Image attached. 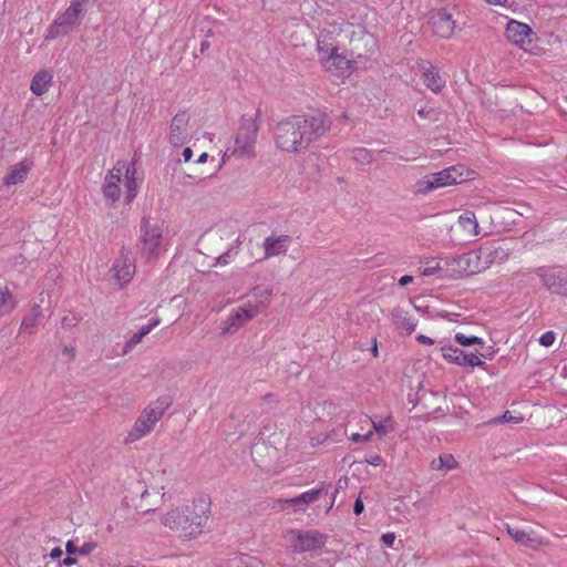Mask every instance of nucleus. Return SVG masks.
<instances>
[{
	"label": "nucleus",
	"instance_id": "51",
	"mask_svg": "<svg viewBox=\"0 0 567 567\" xmlns=\"http://www.w3.org/2000/svg\"><path fill=\"white\" fill-rule=\"evenodd\" d=\"M30 313H31L32 316H34L35 318H38V319H39L40 317H42V308H41V306H40L39 303H34V305L32 306V308H31Z\"/></svg>",
	"mask_w": 567,
	"mask_h": 567
},
{
	"label": "nucleus",
	"instance_id": "9",
	"mask_svg": "<svg viewBox=\"0 0 567 567\" xmlns=\"http://www.w3.org/2000/svg\"><path fill=\"white\" fill-rule=\"evenodd\" d=\"M290 548L292 553L320 549L324 546L326 536L317 530H290Z\"/></svg>",
	"mask_w": 567,
	"mask_h": 567
},
{
	"label": "nucleus",
	"instance_id": "63",
	"mask_svg": "<svg viewBox=\"0 0 567 567\" xmlns=\"http://www.w3.org/2000/svg\"><path fill=\"white\" fill-rule=\"evenodd\" d=\"M488 3L491 4H495V6H504L506 3L507 0H486Z\"/></svg>",
	"mask_w": 567,
	"mask_h": 567
},
{
	"label": "nucleus",
	"instance_id": "3",
	"mask_svg": "<svg viewBox=\"0 0 567 567\" xmlns=\"http://www.w3.org/2000/svg\"><path fill=\"white\" fill-rule=\"evenodd\" d=\"M347 32L346 24L329 23L320 29L317 37V48L321 55L320 60L330 69L334 66L337 70L343 71L346 58L342 56L344 48V34Z\"/></svg>",
	"mask_w": 567,
	"mask_h": 567
},
{
	"label": "nucleus",
	"instance_id": "16",
	"mask_svg": "<svg viewBox=\"0 0 567 567\" xmlns=\"http://www.w3.org/2000/svg\"><path fill=\"white\" fill-rule=\"evenodd\" d=\"M258 313L255 306L239 307L223 322V333H229L237 330L244 323L251 320Z\"/></svg>",
	"mask_w": 567,
	"mask_h": 567
},
{
	"label": "nucleus",
	"instance_id": "2",
	"mask_svg": "<svg viewBox=\"0 0 567 567\" xmlns=\"http://www.w3.org/2000/svg\"><path fill=\"white\" fill-rule=\"evenodd\" d=\"M210 503L205 497L195 499L192 505H184L169 511L163 517V524L181 533L185 538H195L208 519Z\"/></svg>",
	"mask_w": 567,
	"mask_h": 567
},
{
	"label": "nucleus",
	"instance_id": "21",
	"mask_svg": "<svg viewBox=\"0 0 567 567\" xmlns=\"http://www.w3.org/2000/svg\"><path fill=\"white\" fill-rule=\"evenodd\" d=\"M291 241L290 236H269L265 239L262 247L265 249V258H271L279 255H285Z\"/></svg>",
	"mask_w": 567,
	"mask_h": 567
},
{
	"label": "nucleus",
	"instance_id": "46",
	"mask_svg": "<svg viewBox=\"0 0 567 567\" xmlns=\"http://www.w3.org/2000/svg\"><path fill=\"white\" fill-rule=\"evenodd\" d=\"M372 436V432H368L367 434H359V433H353L351 436H350V440L355 442V443H359V442H367L370 440V437Z\"/></svg>",
	"mask_w": 567,
	"mask_h": 567
},
{
	"label": "nucleus",
	"instance_id": "49",
	"mask_svg": "<svg viewBox=\"0 0 567 567\" xmlns=\"http://www.w3.org/2000/svg\"><path fill=\"white\" fill-rule=\"evenodd\" d=\"M363 511H364V504H363L362 499L360 497H358L353 505V513L355 515H360V514H362Z\"/></svg>",
	"mask_w": 567,
	"mask_h": 567
},
{
	"label": "nucleus",
	"instance_id": "30",
	"mask_svg": "<svg viewBox=\"0 0 567 567\" xmlns=\"http://www.w3.org/2000/svg\"><path fill=\"white\" fill-rule=\"evenodd\" d=\"M433 178V174H429L417 179L413 186V194L415 196L426 195L430 192L437 189L439 186Z\"/></svg>",
	"mask_w": 567,
	"mask_h": 567
},
{
	"label": "nucleus",
	"instance_id": "11",
	"mask_svg": "<svg viewBox=\"0 0 567 567\" xmlns=\"http://www.w3.org/2000/svg\"><path fill=\"white\" fill-rule=\"evenodd\" d=\"M442 355L449 362L455 363L460 367H484L485 362L482 361L475 353L466 352L452 346L442 347L440 349Z\"/></svg>",
	"mask_w": 567,
	"mask_h": 567
},
{
	"label": "nucleus",
	"instance_id": "47",
	"mask_svg": "<svg viewBox=\"0 0 567 567\" xmlns=\"http://www.w3.org/2000/svg\"><path fill=\"white\" fill-rule=\"evenodd\" d=\"M79 320L80 319L75 316H72V317L65 316L62 318L61 323L63 327L70 328L72 326H74Z\"/></svg>",
	"mask_w": 567,
	"mask_h": 567
},
{
	"label": "nucleus",
	"instance_id": "36",
	"mask_svg": "<svg viewBox=\"0 0 567 567\" xmlns=\"http://www.w3.org/2000/svg\"><path fill=\"white\" fill-rule=\"evenodd\" d=\"M452 174L450 172V167L442 169L440 172L433 173V178L439 188L455 185V178H451Z\"/></svg>",
	"mask_w": 567,
	"mask_h": 567
},
{
	"label": "nucleus",
	"instance_id": "37",
	"mask_svg": "<svg viewBox=\"0 0 567 567\" xmlns=\"http://www.w3.org/2000/svg\"><path fill=\"white\" fill-rule=\"evenodd\" d=\"M454 339L462 347H472V346H476V344H481V346L484 344V341L482 338H478L475 336L467 337L461 332H457L455 334Z\"/></svg>",
	"mask_w": 567,
	"mask_h": 567
},
{
	"label": "nucleus",
	"instance_id": "13",
	"mask_svg": "<svg viewBox=\"0 0 567 567\" xmlns=\"http://www.w3.org/2000/svg\"><path fill=\"white\" fill-rule=\"evenodd\" d=\"M536 274L548 291L563 297H567V275L547 271L544 267L538 268Z\"/></svg>",
	"mask_w": 567,
	"mask_h": 567
},
{
	"label": "nucleus",
	"instance_id": "41",
	"mask_svg": "<svg viewBox=\"0 0 567 567\" xmlns=\"http://www.w3.org/2000/svg\"><path fill=\"white\" fill-rule=\"evenodd\" d=\"M452 174L451 178H455V184L465 182L467 178L464 176L465 169L463 165H455L450 167Z\"/></svg>",
	"mask_w": 567,
	"mask_h": 567
},
{
	"label": "nucleus",
	"instance_id": "58",
	"mask_svg": "<svg viewBox=\"0 0 567 567\" xmlns=\"http://www.w3.org/2000/svg\"><path fill=\"white\" fill-rule=\"evenodd\" d=\"M76 558L72 557V555H68L63 560H62V565H65V566H71V565H74L76 564Z\"/></svg>",
	"mask_w": 567,
	"mask_h": 567
},
{
	"label": "nucleus",
	"instance_id": "22",
	"mask_svg": "<svg viewBox=\"0 0 567 567\" xmlns=\"http://www.w3.org/2000/svg\"><path fill=\"white\" fill-rule=\"evenodd\" d=\"M505 529L511 538L519 545L536 548L543 543L534 530L526 532L524 529H519L518 527H513L509 524H505Z\"/></svg>",
	"mask_w": 567,
	"mask_h": 567
},
{
	"label": "nucleus",
	"instance_id": "20",
	"mask_svg": "<svg viewBox=\"0 0 567 567\" xmlns=\"http://www.w3.org/2000/svg\"><path fill=\"white\" fill-rule=\"evenodd\" d=\"M188 123L189 115L185 110L173 117L169 127V143L173 146H179L186 141Z\"/></svg>",
	"mask_w": 567,
	"mask_h": 567
},
{
	"label": "nucleus",
	"instance_id": "59",
	"mask_svg": "<svg viewBox=\"0 0 567 567\" xmlns=\"http://www.w3.org/2000/svg\"><path fill=\"white\" fill-rule=\"evenodd\" d=\"M63 352H64V353H66V354H69L72 359H73V358H74V355H75V350H74V348H72V347H65V348L63 349Z\"/></svg>",
	"mask_w": 567,
	"mask_h": 567
},
{
	"label": "nucleus",
	"instance_id": "32",
	"mask_svg": "<svg viewBox=\"0 0 567 567\" xmlns=\"http://www.w3.org/2000/svg\"><path fill=\"white\" fill-rule=\"evenodd\" d=\"M392 318L396 323H401L408 334H411L416 328V321L408 317V313L401 308L392 310Z\"/></svg>",
	"mask_w": 567,
	"mask_h": 567
},
{
	"label": "nucleus",
	"instance_id": "10",
	"mask_svg": "<svg viewBox=\"0 0 567 567\" xmlns=\"http://www.w3.org/2000/svg\"><path fill=\"white\" fill-rule=\"evenodd\" d=\"M329 486V484L326 485L324 483H322L320 487L307 491L296 497L277 499L275 502L276 505L274 506V508H279L282 511L291 506L299 511H305L307 505L317 501L322 493H327Z\"/></svg>",
	"mask_w": 567,
	"mask_h": 567
},
{
	"label": "nucleus",
	"instance_id": "26",
	"mask_svg": "<svg viewBox=\"0 0 567 567\" xmlns=\"http://www.w3.org/2000/svg\"><path fill=\"white\" fill-rule=\"evenodd\" d=\"M51 83V73L47 70H42L33 76L30 89L33 94L41 96L49 90Z\"/></svg>",
	"mask_w": 567,
	"mask_h": 567
},
{
	"label": "nucleus",
	"instance_id": "42",
	"mask_svg": "<svg viewBox=\"0 0 567 567\" xmlns=\"http://www.w3.org/2000/svg\"><path fill=\"white\" fill-rule=\"evenodd\" d=\"M246 148L247 147L244 144V142H241L240 144H235L231 154L238 157L250 156L254 153V146H250L248 150Z\"/></svg>",
	"mask_w": 567,
	"mask_h": 567
},
{
	"label": "nucleus",
	"instance_id": "57",
	"mask_svg": "<svg viewBox=\"0 0 567 567\" xmlns=\"http://www.w3.org/2000/svg\"><path fill=\"white\" fill-rule=\"evenodd\" d=\"M182 155H183L184 162H189L193 157V150L187 146L184 148Z\"/></svg>",
	"mask_w": 567,
	"mask_h": 567
},
{
	"label": "nucleus",
	"instance_id": "60",
	"mask_svg": "<svg viewBox=\"0 0 567 567\" xmlns=\"http://www.w3.org/2000/svg\"><path fill=\"white\" fill-rule=\"evenodd\" d=\"M210 48V43L208 41H202L200 42V52L204 53Z\"/></svg>",
	"mask_w": 567,
	"mask_h": 567
},
{
	"label": "nucleus",
	"instance_id": "1",
	"mask_svg": "<svg viewBox=\"0 0 567 567\" xmlns=\"http://www.w3.org/2000/svg\"><path fill=\"white\" fill-rule=\"evenodd\" d=\"M330 125L328 115L321 112L291 115L276 125L274 140L277 148L300 154L308 150L311 143L323 136Z\"/></svg>",
	"mask_w": 567,
	"mask_h": 567
},
{
	"label": "nucleus",
	"instance_id": "35",
	"mask_svg": "<svg viewBox=\"0 0 567 567\" xmlns=\"http://www.w3.org/2000/svg\"><path fill=\"white\" fill-rule=\"evenodd\" d=\"M417 115L423 118L429 120L430 122L440 123V124L443 123L446 117V115L443 111L433 109V107L420 109L417 111Z\"/></svg>",
	"mask_w": 567,
	"mask_h": 567
},
{
	"label": "nucleus",
	"instance_id": "54",
	"mask_svg": "<svg viewBox=\"0 0 567 567\" xmlns=\"http://www.w3.org/2000/svg\"><path fill=\"white\" fill-rule=\"evenodd\" d=\"M62 555H63V550H62L60 547H55V548H53V549L51 550V553H50V557H51L52 559H59V558H61V557H62Z\"/></svg>",
	"mask_w": 567,
	"mask_h": 567
},
{
	"label": "nucleus",
	"instance_id": "28",
	"mask_svg": "<svg viewBox=\"0 0 567 567\" xmlns=\"http://www.w3.org/2000/svg\"><path fill=\"white\" fill-rule=\"evenodd\" d=\"M458 224L471 237L480 234V227L474 212L467 210L458 217Z\"/></svg>",
	"mask_w": 567,
	"mask_h": 567
},
{
	"label": "nucleus",
	"instance_id": "7",
	"mask_svg": "<svg viewBox=\"0 0 567 567\" xmlns=\"http://www.w3.org/2000/svg\"><path fill=\"white\" fill-rule=\"evenodd\" d=\"M445 264L452 268L454 278L472 276L485 269L480 249L446 258Z\"/></svg>",
	"mask_w": 567,
	"mask_h": 567
},
{
	"label": "nucleus",
	"instance_id": "24",
	"mask_svg": "<svg viewBox=\"0 0 567 567\" xmlns=\"http://www.w3.org/2000/svg\"><path fill=\"white\" fill-rule=\"evenodd\" d=\"M483 265L485 269L492 264H501L508 258V248H504L502 245L497 247H484L480 248Z\"/></svg>",
	"mask_w": 567,
	"mask_h": 567
},
{
	"label": "nucleus",
	"instance_id": "56",
	"mask_svg": "<svg viewBox=\"0 0 567 567\" xmlns=\"http://www.w3.org/2000/svg\"><path fill=\"white\" fill-rule=\"evenodd\" d=\"M383 460L380 455H374L370 460H368V463L373 466H380L382 464Z\"/></svg>",
	"mask_w": 567,
	"mask_h": 567
},
{
	"label": "nucleus",
	"instance_id": "61",
	"mask_svg": "<svg viewBox=\"0 0 567 567\" xmlns=\"http://www.w3.org/2000/svg\"><path fill=\"white\" fill-rule=\"evenodd\" d=\"M228 257H229V254H224L220 257H218L217 261L219 264L226 265V264H228Z\"/></svg>",
	"mask_w": 567,
	"mask_h": 567
},
{
	"label": "nucleus",
	"instance_id": "50",
	"mask_svg": "<svg viewBox=\"0 0 567 567\" xmlns=\"http://www.w3.org/2000/svg\"><path fill=\"white\" fill-rule=\"evenodd\" d=\"M78 548L73 540H68L65 545V550L68 555H74L78 554Z\"/></svg>",
	"mask_w": 567,
	"mask_h": 567
},
{
	"label": "nucleus",
	"instance_id": "17",
	"mask_svg": "<svg viewBox=\"0 0 567 567\" xmlns=\"http://www.w3.org/2000/svg\"><path fill=\"white\" fill-rule=\"evenodd\" d=\"M115 271V278L121 285H125L131 281L135 272V264L131 256V251L125 247H122L120 258L113 266Z\"/></svg>",
	"mask_w": 567,
	"mask_h": 567
},
{
	"label": "nucleus",
	"instance_id": "55",
	"mask_svg": "<svg viewBox=\"0 0 567 567\" xmlns=\"http://www.w3.org/2000/svg\"><path fill=\"white\" fill-rule=\"evenodd\" d=\"M413 281V277L410 275H404L399 279V285L404 287Z\"/></svg>",
	"mask_w": 567,
	"mask_h": 567
},
{
	"label": "nucleus",
	"instance_id": "23",
	"mask_svg": "<svg viewBox=\"0 0 567 567\" xmlns=\"http://www.w3.org/2000/svg\"><path fill=\"white\" fill-rule=\"evenodd\" d=\"M31 163L27 159L16 164L3 178V184L8 187L23 183L27 178Z\"/></svg>",
	"mask_w": 567,
	"mask_h": 567
},
{
	"label": "nucleus",
	"instance_id": "14",
	"mask_svg": "<svg viewBox=\"0 0 567 567\" xmlns=\"http://www.w3.org/2000/svg\"><path fill=\"white\" fill-rule=\"evenodd\" d=\"M429 22L433 33L442 39H449L454 33L455 21L444 9L432 12Z\"/></svg>",
	"mask_w": 567,
	"mask_h": 567
},
{
	"label": "nucleus",
	"instance_id": "62",
	"mask_svg": "<svg viewBox=\"0 0 567 567\" xmlns=\"http://www.w3.org/2000/svg\"><path fill=\"white\" fill-rule=\"evenodd\" d=\"M207 158H208V154L207 153H202L199 155V157L197 158L196 163H200V164L205 163L207 161Z\"/></svg>",
	"mask_w": 567,
	"mask_h": 567
},
{
	"label": "nucleus",
	"instance_id": "19",
	"mask_svg": "<svg viewBox=\"0 0 567 567\" xmlns=\"http://www.w3.org/2000/svg\"><path fill=\"white\" fill-rule=\"evenodd\" d=\"M260 115V110H257L256 117ZM259 130V124L257 118L247 117V115L241 116V123L237 136L235 138V144H240L244 142L246 145V150L250 146H254L257 132Z\"/></svg>",
	"mask_w": 567,
	"mask_h": 567
},
{
	"label": "nucleus",
	"instance_id": "64",
	"mask_svg": "<svg viewBox=\"0 0 567 567\" xmlns=\"http://www.w3.org/2000/svg\"><path fill=\"white\" fill-rule=\"evenodd\" d=\"M342 486H343L342 478H340V480L338 481V484H337V488H336V491H334V494H336V493H338L339 488H341Z\"/></svg>",
	"mask_w": 567,
	"mask_h": 567
},
{
	"label": "nucleus",
	"instance_id": "34",
	"mask_svg": "<svg viewBox=\"0 0 567 567\" xmlns=\"http://www.w3.org/2000/svg\"><path fill=\"white\" fill-rule=\"evenodd\" d=\"M350 153H351V158L361 165H369L373 161H375L373 153L365 147L352 148V150H350Z\"/></svg>",
	"mask_w": 567,
	"mask_h": 567
},
{
	"label": "nucleus",
	"instance_id": "25",
	"mask_svg": "<svg viewBox=\"0 0 567 567\" xmlns=\"http://www.w3.org/2000/svg\"><path fill=\"white\" fill-rule=\"evenodd\" d=\"M161 322L159 318L153 319L148 324L143 326L136 333L132 336V338L124 344L122 349V354L125 355L131 352L145 336H147L155 327H157Z\"/></svg>",
	"mask_w": 567,
	"mask_h": 567
},
{
	"label": "nucleus",
	"instance_id": "18",
	"mask_svg": "<svg viewBox=\"0 0 567 567\" xmlns=\"http://www.w3.org/2000/svg\"><path fill=\"white\" fill-rule=\"evenodd\" d=\"M260 115V110H257L256 117ZM259 130V124L257 118L247 117V115L241 116V123L237 136L235 138V144H240L244 142L246 145V150L250 146H254L257 132Z\"/></svg>",
	"mask_w": 567,
	"mask_h": 567
},
{
	"label": "nucleus",
	"instance_id": "53",
	"mask_svg": "<svg viewBox=\"0 0 567 567\" xmlns=\"http://www.w3.org/2000/svg\"><path fill=\"white\" fill-rule=\"evenodd\" d=\"M439 269H440L439 265H436L435 267H427V268L423 269L421 275L429 277V276L434 275Z\"/></svg>",
	"mask_w": 567,
	"mask_h": 567
},
{
	"label": "nucleus",
	"instance_id": "52",
	"mask_svg": "<svg viewBox=\"0 0 567 567\" xmlns=\"http://www.w3.org/2000/svg\"><path fill=\"white\" fill-rule=\"evenodd\" d=\"M416 340H417L420 343H422V344H429V346H431V344H433V343H434V340H433V339H431L430 337L424 336V334H419V336L416 337Z\"/></svg>",
	"mask_w": 567,
	"mask_h": 567
},
{
	"label": "nucleus",
	"instance_id": "15",
	"mask_svg": "<svg viewBox=\"0 0 567 567\" xmlns=\"http://www.w3.org/2000/svg\"><path fill=\"white\" fill-rule=\"evenodd\" d=\"M416 64L426 87L434 93L441 92L445 86L446 81L440 73L439 69L426 60H419Z\"/></svg>",
	"mask_w": 567,
	"mask_h": 567
},
{
	"label": "nucleus",
	"instance_id": "5",
	"mask_svg": "<svg viewBox=\"0 0 567 567\" xmlns=\"http://www.w3.org/2000/svg\"><path fill=\"white\" fill-rule=\"evenodd\" d=\"M169 406L167 399H157L155 402L150 403L136 420L133 429L125 437V443H132L148 434L155 424L162 419L165 410Z\"/></svg>",
	"mask_w": 567,
	"mask_h": 567
},
{
	"label": "nucleus",
	"instance_id": "48",
	"mask_svg": "<svg viewBox=\"0 0 567 567\" xmlns=\"http://www.w3.org/2000/svg\"><path fill=\"white\" fill-rule=\"evenodd\" d=\"M381 540L383 542V544L391 547L395 540V535L393 533L383 534Z\"/></svg>",
	"mask_w": 567,
	"mask_h": 567
},
{
	"label": "nucleus",
	"instance_id": "8",
	"mask_svg": "<svg viewBox=\"0 0 567 567\" xmlns=\"http://www.w3.org/2000/svg\"><path fill=\"white\" fill-rule=\"evenodd\" d=\"M163 230L157 224H152L151 218L144 216L141 223V245L142 252L150 260L158 255V248L162 243Z\"/></svg>",
	"mask_w": 567,
	"mask_h": 567
},
{
	"label": "nucleus",
	"instance_id": "40",
	"mask_svg": "<svg viewBox=\"0 0 567 567\" xmlns=\"http://www.w3.org/2000/svg\"><path fill=\"white\" fill-rule=\"evenodd\" d=\"M522 421H523V416H516V415H513L511 413V411H505L501 417H495V419L491 420L488 423L496 424V423L506 422V423L517 424V423H520Z\"/></svg>",
	"mask_w": 567,
	"mask_h": 567
},
{
	"label": "nucleus",
	"instance_id": "45",
	"mask_svg": "<svg viewBox=\"0 0 567 567\" xmlns=\"http://www.w3.org/2000/svg\"><path fill=\"white\" fill-rule=\"evenodd\" d=\"M127 195H126V202L131 203L133 198L136 196V187H135V181L134 178L127 181Z\"/></svg>",
	"mask_w": 567,
	"mask_h": 567
},
{
	"label": "nucleus",
	"instance_id": "43",
	"mask_svg": "<svg viewBox=\"0 0 567 567\" xmlns=\"http://www.w3.org/2000/svg\"><path fill=\"white\" fill-rule=\"evenodd\" d=\"M96 547L97 544L95 542H86L78 548V554L81 556H86L91 554Z\"/></svg>",
	"mask_w": 567,
	"mask_h": 567
},
{
	"label": "nucleus",
	"instance_id": "33",
	"mask_svg": "<svg viewBox=\"0 0 567 567\" xmlns=\"http://www.w3.org/2000/svg\"><path fill=\"white\" fill-rule=\"evenodd\" d=\"M458 466L457 461L452 454H441L437 458L431 462V468L439 470H454Z\"/></svg>",
	"mask_w": 567,
	"mask_h": 567
},
{
	"label": "nucleus",
	"instance_id": "12",
	"mask_svg": "<svg viewBox=\"0 0 567 567\" xmlns=\"http://www.w3.org/2000/svg\"><path fill=\"white\" fill-rule=\"evenodd\" d=\"M506 38L515 45H519L526 51H530L527 48L532 43L530 37L534 34L530 27L526 23L518 22L516 20H511L507 23L505 30Z\"/></svg>",
	"mask_w": 567,
	"mask_h": 567
},
{
	"label": "nucleus",
	"instance_id": "39",
	"mask_svg": "<svg viewBox=\"0 0 567 567\" xmlns=\"http://www.w3.org/2000/svg\"><path fill=\"white\" fill-rule=\"evenodd\" d=\"M372 425H373L374 431L380 436H383V435H385L392 429L393 421H392L391 417H386V419H384V420H382L380 422L372 421Z\"/></svg>",
	"mask_w": 567,
	"mask_h": 567
},
{
	"label": "nucleus",
	"instance_id": "31",
	"mask_svg": "<svg viewBox=\"0 0 567 567\" xmlns=\"http://www.w3.org/2000/svg\"><path fill=\"white\" fill-rule=\"evenodd\" d=\"M121 168H117V175L111 174L109 181H106L103 187V194L107 199H112L113 202L117 200L121 194L118 182H120Z\"/></svg>",
	"mask_w": 567,
	"mask_h": 567
},
{
	"label": "nucleus",
	"instance_id": "4",
	"mask_svg": "<svg viewBox=\"0 0 567 567\" xmlns=\"http://www.w3.org/2000/svg\"><path fill=\"white\" fill-rule=\"evenodd\" d=\"M344 48L342 56L346 58L344 70L351 68L358 60L370 58L377 50L375 37L360 25L346 24Z\"/></svg>",
	"mask_w": 567,
	"mask_h": 567
},
{
	"label": "nucleus",
	"instance_id": "6",
	"mask_svg": "<svg viewBox=\"0 0 567 567\" xmlns=\"http://www.w3.org/2000/svg\"><path fill=\"white\" fill-rule=\"evenodd\" d=\"M89 0H72L70 7L50 25L47 40H54L71 32L81 23L84 4Z\"/></svg>",
	"mask_w": 567,
	"mask_h": 567
},
{
	"label": "nucleus",
	"instance_id": "44",
	"mask_svg": "<svg viewBox=\"0 0 567 567\" xmlns=\"http://www.w3.org/2000/svg\"><path fill=\"white\" fill-rule=\"evenodd\" d=\"M555 341V333L553 331H547L543 333L539 338V343L544 347H550Z\"/></svg>",
	"mask_w": 567,
	"mask_h": 567
},
{
	"label": "nucleus",
	"instance_id": "29",
	"mask_svg": "<svg viewBox=\"0 0 567 567\" xmlns=\"http://www.w3.org/2000/svg\"><path fill=\"white\" fill-rule=\"evenodd\" d=\"M18 302L10 292L8 287L0 288V317L11 313Z\"/></svg>",
	"mask_w": 567,
	"mask_h": 567
},
{
	"label": "nucleus",
	"instance_id": "27",
	"mask_svg": "<svg viewBox=\"0 0 567 567\" xmlns=\"http://www.w3.org/2000/svg\"><path fill=\"white\" fill-rule=\"evenodd\" d=\"M226 567H264V564L254 556L240 554L229 557Z\"/></svg>",
	"mask_w": 567,
	"mask_h": 567
},
{
	"label": "nucleus",
	"instance_id": "38",
	"mask_svg": "<svg viewBox=\"0 0 567 567\" xmlns=\"http://www.w3.org/2000/svg\"><path fill=\"white\" fill-rule=\"evenodd\" d=\"M38 320L39 319L32 316L31 313L24 316L21 322L20 330L28 332L29 334H33L35 332L34 328L37 327Z\"/></svg>",
	"mask_w": 567,
	"mask_h": 567
}]
</instances>
